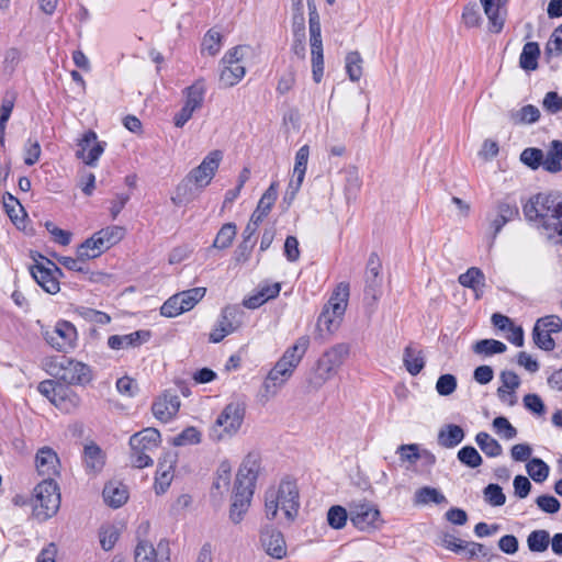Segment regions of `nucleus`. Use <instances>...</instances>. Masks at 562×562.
<instances>
[{"label": "nucleus", "instance_id": "obj_1", "mask_svg": "<svg viewBox=\"0 0 562 562\" xmlns=\"http://www.w3.org/2000/svg\"><path fill=\"white\" fill-rule=\"evenodd\" d=\"M525 217L536 222L548 238L562 236V194L559 192L538 193L524 205Z\"/></svg>", "mask_w": 562, "mask_h": 562}, {"label": "nucleus", "instance_id": "obj_2", "mask_svg": "<svg viewBox=\"0 0 562 562\" xmlns=\"http://www.w3.org/2000/svg\"><path fill=\"white\" fill-rule=\"evenodd\" d=\"M259 471V453H248L238 469L234 484L229 517L235 524L241 521L244 515L247 513L250 506Z\"/></svg>", "mask_w": 562, "mask_h": 562}, {"label": "nucleus", "instance_id": "obj_3", "mask_svg": "<svg viewBox=\"0 0 562 562\" xmlns=\"http://www.w3.org/2000/svg\"><path fill=\"white\" fill-rule=\"evenodd\" d=\"M310 346V338L307 336L300 337L295 344L289 347L282 357L277 361L274 367L269 371L266 376L260 397L268 402L274 397L279 390L292 376L295 368L300 364L303 356Z\"/></svg>", "mask_w": 562, "mask_h": 562}, {"label": "nucleus", "instance_id": "obj_4", "mask_svg": "<svg viewBox=\"0 0 562 562\" xmlns=\"http://www.w3.org/2000/svg\"><path fill=\"white\" fill-rule=\"evenodd\" d=\"M300 509V494L296 482L283 479L277 486H270L265 493V515L276 520L279 512L288 522H293Z\"/></svg>", "mask_w": 562, "mask_h": 562}, {"label": "nucleus", "instance_id": "obj_5", "mask_svg": "<svg viewBox=\"0 0 562 562\" xmlns=\"http://www.w3.org/2000/svg\"><path fill=\"white\" fill-rule=\"evenodd\" d=\"M46 371L67 385H83L91 381L90 368L65 356L53 357L45 362Z\"/></svg>", "mask_w": 562, "mask_h": 562}, {"label": "nucleus", "instance_id": "obj_6", "mask_svg": "<svg viewBox=\"0 0 562 562\" xmlns=\"http://www.w3.org/2000/svg\"><path fill=\"white\" fill-rule=\"evenodd\" d=\"M33 516L45 521L55 516L60 507V493L53 479H44L33 490Z\"/></svg>", "mask_w": 562, "mask_h": 562}, {"label": "nucleus", "instance_id": "obj_7", "mask_svg": "<svg viewBox=\"0 0 562 562\" xmlns=\"http://www.w3.org/2000/svg\"><path fill=\"white\" fill-rule=\"evenodd\" d=\"M348 297L349 284L339 283L318 316L317 328L319 331L326 330L328 334H333L338 329L347 308Z\"/></svg>", "mask_w": 562, "mask_h": 562}, {"label": "nucleus", "instance_id": "obj_8", "mask_svg": "<svg viewBox=\"0 0 562 562\" xmlns=\"http://www.w3.org/2000/svg\"><path fill=\"white\" fill-rule=\"evenodd\" d=\"M160 443V432L153 427L145 428L130 438L133 467L143 469L153 465V454Z\"/></svg>", "mask_w": 562, "mask_h": 562}, {"label": "nucleus", "instance_id": "obj_9", "mask_svg": "<svg viewBox=\"0 0 562 562\" xmlns=\"http://www.w3.org/2000/svg\"><path fill=\"white\" fill-rule=\"evenodd\" d=\"M349 355V346L347 344H337L326 350L317 361V368L314 378L310 383L318 389L328 381L337 370L342 366Z\"/></svg>", "mask_w": 562, "mask_h": 562}, {"label": "nucleus", "instance_id": "obj_10", "mask_svg": "<svg viewBox=\"0 0 562 562\" xmlns=\"http://www.w3.org/2000/svg\"><path fill=\"white\" fill-rule=\"evenodd\" d=\"M223 154L221 150H212L210 151L201 161V164L193 168L183 179L182 183H180L177 188L178 193L182 188H186L188 184L192 183L195 188L202 191L206 188L212 179L214 178L220 164L222 161Z\"/></svg>", "mask_w": 562, "mask_h": 562}, {"label": "nucleus", "instance_id": "obj_11", "mask_svg": "<svg viewBox=\"0 0 562 562\" xmlns=\"http://www.w3.org/2000/svg\"><path fill=\"white\" fill-rule=\"evenodd\" d=\"M246 413V404L235 401L227 404L217 416L213 432L217 440L235 435L243 425Z\"/></svg>", "mask_w": 562, "mask_h": 562}, {"label": "nucleus", "instance_id": "obj_12", "mask_svg": "<svg viewBox=\"0 0 562 562\" xmlns=\"http://www.w3.org/2000/svg\"><path fill=\"white\" fill-rule=\"evenodd\" d=\"M247 48V46H236L223 56L220 81L224 87H233L244 78L246 69L241 65V60Z\"/></svg>", "mask_w": 562, "mask_h": 562}, {"label": "nucleus", "instance_id": "obj_13", "mask_svg": "<svg viewBox=\"0 0 562 562\" xmlns=\"http://www.w3.org/2000/svg\"><path fill=\"white\" fill-rule=\"evenodd\" d=\"M349 518L360 531H375L383 525L380 510L369 502L356 503L350 506Z\"/></svg>", "mask_w": 562, "mask_h": 562}, {"label": "nucleus", "instance_id": "obj_14", "mask_svg": "<svg viewBox=\"0 0 562 562\" xmlns=\"http://www.w3.org/2000/svg\"><path fill=\"white\" fill-rule=\"evenodd\" d=\"M43 336L45 341L55 350L68 352L75 348L77 329L71 323L59 321L54 327L47 328Z\"/></svg>", "mask_w": 562, "mask_h": 562}, {"label": "nucleus", "instance_id": "obj_15", "mask_svg": "<svg viewBox=\"0 0 562 562\" xmlns=\"http://www.w3.org/2000/svg\"><path fill=\"white\" fill-rule=\"evenodd\" d=\"M47 265L36 262L30 268V272L44 291L55 294L59 291L58 276H63V272L53 261L47 260Z\"/></svg>", "mask_w": 562, "mask_h": 562}, {"label": "nucleus", "instance_id": "obj_16", "mask_svg": "<svg viewBox=\"0 0 562 562\" xmlns=\"http://www.w3.org/2000/svg\"><path fill=\"white\" fill-rule=\"evenodd\" d=\"M382 263L376 254L372 252L368 259L366 269V286L364 300L374 304L381 296L382 278H381Z\"/></svg>", "mask_w": 562, "mask_h": 562}, {"label": "nucleus", "instance_id": "obj_17", "mask_svg": "<svg viewBox=\"0 0 562 562\" xmlns=\"http://www.w3.org/2000/svg\"><path fill=\"white\" fill-rule=\"evenodd\" d=\"M260 544L263 551L273 559L281 560L286 557V543L283 533L271 525L262 527Z\"/></svg>", "mask_w": 562, "mask_h": 562}, {"label": "nucleus", "instance_id": "obj_18", "mask_svg": "<svg viewBox=\"0 0 562 562\" xmlns=\"http://www.w3.org/2000/svg\"><path fill=\"white\" fill-rule=\"evenodd\" d=\"M135 562H157L170 560V548L167 540H160L157 548L146 541L139 540L134 552Z\"/></svg>", "mask_w": 562, "mask_h": 562}, {"label": "nucleus", "instance_id": "obj_19", "mask_svg": "<svg viewBox=\"0 0 562 562\" xmlns=\"http://www.w3.org/2000/svg\"><path fill=\"white\" fill-rule=\"evenodd\" d=\"M180 400L177 394L166 391L151 406L154 416L162 423H168L178 413Z\"/></svg>", "mask_w": 562, "mask_h": 562}, {"label": "nucleus", "instance_id": "obj_20", "mask_svg": "<svg viewBox=\"0 0 562 562\" xmlns=\"http://www.w3.org/2000/svg\"><path fill=\"white\" fill-rule=\"evenodd\" d=\"M80 150L78 157L82 158L85 164L94 166L99 157L104 151L105 143L97 140V134L93 131H88L83 134L79 142Z\"/></svg>", "mask_w": 562, "mask_h": 562}, {"label": "nucleus", "instance_id": "obj_21", "mask_svg": "<svg viewBox=\"0 0 562 562\" xmlns=\"http://www.w3.org/2000/svg\"><path fill=\"white\" fill-rule=\"evenodd\" d=\"M59 459L57 453L49 447L41 448L35 457V467L40 475L53 479L58 474Z\"/></svg>", "mask_w": 562, "mask_h": 562}, {"label": "nucleus", "instance_id": "obj_22", "mask_svg": "<svg viewBox=\"0 0 562 562\" xmlns=\"http://www.w3.org/2000/svg\"><path fill=\"white\" fill-rule=\"evenodd\" d=\"M518 215L519 210L515 203L499 202L496 206V214L490 218V226L493 228V239L508 222L514 221Z\"/></svg>", "mask_w": 562, "mask_h": 562}, {"label": "nucleus", "instance_id": "obj_23", "mask_svg": "<svg viewBox=\"0 0 562 562\" xmlns=\"http://www.w3.org/2000/svg\"><path fill=\"white\" fill-rule=\"evenodd\" d=\"M150 337L148 330H136L127 335H112L108 339V346L113 350L138 347Z\"/></svg>", "mask_w": 562, "mask_h": 562}, {"label": "nucleus", "instance_id": "obj_24", "mask_svg": "<svg viewBox=\"0 0 562 562\" xmlns=\"http://www.w3.org/2000/svg\"><path fill=\"white\" fill-rule=\"evenodd\" d=\"M104 502L113 507L119 508L128 499L127 486L119 481H110L103 488Z\"/></svg>", "mask_w": 562, "mask_h": 562}, {"label": "nucleus", "instance_id": "obj_25", "mask_svg": "<svg viewBox=\"0 0 562 562\" xmlns=\"http://www.w3.org/2000/svg\"><path fill=\"white\" fill-rule=\"evenodd\" d=\"M175 462L176 456L170 452L159 460L155 482L157 492H165L166 487L170 485Z\"/></svg>", "mask_w": 562, "mask_h": 562}, {"label": "nucleus", "instance_id": "obj_26", "mask_svg": "<svg viewBox=\"0 0 562 562\" xmlns=\"http://www.w3.org/2000/svg\"><path fill=\"white\" fill-rule=\"evenodd\" d=\"M80 403L79 395L68 385L63 384L53 404L65 413H72L80 406Z\"/></svg>", "mask_w": 562, "mask_h": 562}, {"label": "nucleus", "instance_id": "obj_27", "mask_svg": "<svg viewBox=\"0 0 562 562\" xmlns=\"http://www.w3.org/2000/svg\"><path fill=\"white\" fill-rule=\"evenodd\" d=\"M403 364L412 375H417L425 367L423 350L416 348L413 344L406 346L403 352Z\"/></svg>", "mask_w": 562, "mask_h": 562}, {"label": "nucleus", "instance_id": "obj_28", "mask_svg": "<svg viewBox=\"0 0 562 562\" xmlns=\"http://www.w3.org/2000/svg\"><path fill=\"white\" fill-rule=\"evenodd\" d=\"M278 196L277 184L271 183L270 187L266 190V192L260 198L256 210L251 215V220L257 223H261L263 218L268 215L271 207L273 206Z\"/></svg>", "mask_w": 562, "mask_h": 562}, {"label": "nucleus", "instance_id": "obj_29", "mask_svg": "<svg viewBox=\"0 0 562 562\" xmlns=\"http://www.w3.org/2000/svg\"><path fill=\"white\" fill-rule=\"evenodd\" d=\"M543 169L550 173L562 171V142L554 139L550 143L547 154H543Z\"/></svg>", "mask_w": 562, "mask_h": 562}, {"label": "nucleus", "instance_id": "obj_30", "mask_svg": "<svg viewBox=\"0 0 562 562\" xmlns=\"http://www.w3.org/2000/svg\"><path fill=\"white\" fill-rule=\"evenodd\" d=\"M484 12L488 19L491 31L499 33L504 26L505 18L501 12L502 4L499 0H481Z\"/></svg>", "mask_w": 562, "mask_h": 562}, {"label": "nucleus", "instance_id": "obj_31", "mask_svg": "<svg viewBox=\"0 0 562 562\" xmlns=\"http://www.w3.org/2000/svg\"><path fill=\"white\" fill-rule=\"evenodd\" d=\"M464 438L463 429L453 424H449L441 428L438 434V442L445 448H453L458 446Z\"/></svg>", "mask_w": 562, "mask_h": 562}, {"label": "nucleus", "instance_id": "obj_32", "mask_svg": "<svg viewBox=\"0 0 562 562\" xmlns=\"http://www.w3.org/2000/svg\"><path fill=\"white\" fill-rule=\"evenodd\" d=\"M413 502L416 506H424L429 503L439 505L447 503V498L439 490L430 486H424L415 492Z\"/></svg>", "mask_w": 562, "mask_h": 562}, {"label": "nucleus", "instance_id": "obj_33", "mask_svg": "<svg viewBox=\"0 0 562 562\" xmlns=\"http://www.w3.org/2000/svg\"><path fill=\"white\" fill-rule=\"evenodd\" d=\"M94 234L97 235V241L108 250L113 245L122 240L125 235V228L116 225L108 226Z\"/></svg>", "mask_w": 562, "mask_h": 562}, {"label": "nucleus", "instance_id": "obj_34", "mask_svg": "<svg viewBox=\"0 0 562 562\" xmlns=\"http://www.w3.org/2000/svg\"><path fill=\"white\" fill-rule=\"evenodd\" d=\"M540 48L538 43L528 42L524 45L522 52L519 57V65L522 69L530 71L536 70L538 67V58Z\"/></svg>", "mask_w": 562, "mask_h": 562}, {"label": "nucleus", "instance_id": "obj_35", "mask_svg": "<svg viewBox=\"0 0 562 562\" xmlns=\"http://www.w3.org/2000/svg\"><path fill=\"white\" fill-rule=\"evenodd\" d=\"M186 102L184 105L189 106V109L195 111L200 109L204 101L205 95V85L202 80L195 81L190 87L186 88Z\"/></svg>", "mask_w": 562, "mask_h": 562}, {"label": "nucleus", "instance_id": "obj_36", "mask_svg": "<svg viewBox=\"0 0 562 562\" xmlns=\"http://www.w3.org/2000/svg\"><path fill=\"white\" fill-rule=\"evenodd\" d=\"M459 283L473 291L485 286V276L480 268L471 267L458 278Z\"/></svg>", "mask_w": 562, "mask_h": 562}, {"label": "nucleus", "instance_id": "obj_37", "mask_svg": "<svg viewBox=\"0 0 562 562\" xmlns=\"http://www.w3.org/2000/svg\"><path fill=\"white\" fill-rule=\"evenodd\" d=\"M475 441L480 449L490 458H496L503 452L499 442L485 431H480L475 436Z\"/></svg>", "mask_w": 562, "mask_h": 562}, {"label": "nucleus", "instance_id": "obj_38", "mask_svg": "<svg viewBox=\"0 0 562 562\" xmlns=\"http://www.w3.org/2000/svg\"><path fill=\"white\" fill-rule=\"evenodd\" d=\"M85 464L86 469L92 472H98L103 468L104 458L97 445L91 443L85 447Z\"/></svg>", "mask_w": 562, "mask_h": 562}, {"label": "nucleus", "instance_id": "obj_39", "mask_svg": "<svg viewBox=\"0 0 562 562\" xmlns=\"http://www.w3.org/2000/svg\"><path fill=\"white\" fill-rule=\"evenodd\" d=\"M509 116L514 124H532L539 120L540 111L537 106L528 104L520 110L512 111Z\"/></svg>", "mask_w": 562, "mask_h": 562}, {"label": "nucleus", "instance_id": "obj_40", "mask_svg": "<svg viewBox=\"0 0 562 562\" xmlns=\"http://www.w3.org/2000/svg\"><path fill=\"white\" fill-rule=\"evenodd\" d=\"M237 233V227L234 223L224 224L216 234L212 248L226 249L228 248Z\"/></svg>", "mask_w": 562, "mask_h": 562}, {"label": "nucleus", "instance_id": "obj_41", "mask_svg": "<svg viewBox=\"0 0 562 562\" xmlns=\"http://www.w3.org/2000/svg\"><path fill=\"white\" fill-rule=\"evenodd\" d=\"M105 250L106 249L97 241V235L93 234L78 247L77 254L79 258L89 260L99 257Z\"/></svg>", "mask_w": 562, "mask_h": 562}, {"label": "nucleus", "instance_id": "obj_42", "mask_svg": "<svg viewBox=\"0 0 562 562\" xmlns=\"http://www.w3.org/2000/svg\"><path fill=\"white\" fill-rule=\"evenodd\" d=\"M550 544V533L547 530H533L527 537V546L531 552H543Z\"/></svg>", "mask_w": 562, "mask_h": 562}, {"label": "nucleus", "instance_id": "obj_43", "mask_svg": "<svg viewBox=\"0 0 562 562\" xmlns=\"http://www.w3.org/2000/svg\"><path fill=\"white\" fill-rule=\"evenodd\" d=\"M15 102V93L8 92L2 99L1 106H0V144H4V132H5V124L8 120L10 119V115L12 113V110L14 108Z\"/></svg>", "mask_w": 562, "mask_h": 562}, {"label": "nucleus", "instance_id": "obj_44", "mask_svg": "<svg viewBox=\"0 0 562 562\" xmlns=\"http://www.w3.org/2000/svg\"><path fill=\"white\" fill-rule=\"evenodd\" d=\"M507 349L506 345L495 339H482L474 344L473 351L477 355L492 356L503 353Z\"/></svg>", "mask_w": 562, "mask_h": 562}, {"label": "nucleus", "instance_id": "obj_45", "mask_svg": "<svg viewBox=\"0 0 562 562\" xmlns=\"http://www.w3.org/2000/svg\"><path fill=\"white\" fill-rule=\"evenodd\" d=\"M533 328L549 334L562 331V318L559 315H547L536 321Z\"/></svg>", "mask_w": 562, "mask_h": 562}, {"label": "nucleus", "instance_id": "obj_46", "mask_svg": "<svg viewBox=\"0 0 562 562\" xmlns=\"http://www.w3.org/2000/svg\"><path fill=\"white\" fill-rule=\"evenodd\" d=\"M239 314L240 310L237 306H226L223 308L217 324L229 333H233L239 325V321L237 319Z\"/></svg>", "mask_w": 562, "mask_h": 562}, {"label": "nucleus", "instance_id": "obj_47", "mask_svg": "<svg viewBox=\"0 0 562 562\" xmlns=\"http://www.w3.org/2000/svg\"><path fill=\"white\" fill-rule=\"evenodd\" d=\"M526 469L530 477L537 483H542L549 475L548 464L538 458L531 459L527 463Z\"/></svg>", "mask_w": 562, "mask_h": 562}, {"label": "nucleus", "instance_id": "obj_48", "mask_svg": "<svg viewBox=\"0 0 562 562\" xmlns=\"http://www.w3.org/2000/svg\"><path fill=\"white\" fill-rule=\"evenodd\" d=\"M205 288H193L182 292H179V299L184 305L186 312L192 310L205 295Z\"/></svg>", "mask_w": 562, "mask_h": 562}, {"label": "nucleus", "instance_id": "obj_49", "mask_svg": "<svg viewBox=\"0 0 562 562\" xmlns=\"http://www.w3.org/2000/svg\"><path fill=\"white\" fill-rule=\"evenodd\" d=\"M501 382L502 385L497 389V396L501 401H506V389L515 391L520 385L519 376L513 371H503Z\"/></svg>", "mask_w": 562, "mask_h": 562}, {"label": "nucleus", "instance_id": "obj_50", "mask_svg": "<svg viewBox=\"0 0 562 562\" xmlns=\"http://www.w3.org/2000/svg\"><path fill=\"white\" fill-rule=\"evenodd\" d=\"M484 501L494 507L503 506L506 502V495L498 484L491 483L483 490Z\"/></svg>", "mask_w": 562, "mask_h": 562}, {"label": "nucleus", "instance_id": "obj_51", "mask_svg": "<svg viewBox=\"0 0 562 562\" xmlns=\"http://www.w3.org/2000/svg\"><path fill=\"white\" fill-rule=\"evenodd\" d=\"M520 161L532 170H537L539 167L543 168V151L539 148L528 147L521 151Z\"/></svg>", "mask_w": 562, "mask_h": 562}, {"label": "nucleus", "instance_id": "obj_52", "mask_svg": "<svg viewBox=\"0 0 562 562\" xmlns=\"http://www.w3.org/2000/svg\"><path fill=\"white\" fill-rule=\"evenodd\" d=\"M346 70L351 81H358L362 76V58L358 52L346 56Z\"/></svg>", "mask_w": 562, "mask_h": 562}, {"label": "nucleus", "instance_id": "obj_53", "mask_svg": "<svg viewBox=\"0 0 562 562\" xmlns=\"http://www.w3.org/2000/svg\"><path fill=\"white\" fill-rule=\"evenodd\" d=\"M201 441V434L195 427H187L171 439L176 447L196 445Z\"/></svg>", "mask_w": 562, "mask_h": 562}, {"label": "nucleus", "instance_id": "obj_54", "mask_svg": "<svg viewBox=\"0 0 562 562\" xmlns=\"http://www.w3.org/2000/svg\"><path fill=\"white\" fill-rule=\"evenodd\" d=\"M458 459L464 465L475 469L483 462L481 454L472 446H465L458 451Z\"/></svg>", "mask_w": 562, "mask_h": 562}, {"label": "nucleus", "instance_id": "obj_55", "mask_svg": "<svg viewBox=\"0 0 562 562\" xmlns=\"http://www.w3.org/2000/svg\"><path fill=\"white\" fill-rule=\"evenodd\" d=\"M312 72L315 82H321L324 74L323 45L311 46Z\"/></svg>", "mask_w": 562, "mask_h": 562}, {"label": "nucleus", "instance_id": "obj_56", "mask_svg": "<svg viewBox=\"0 0 562 562\" xmlns=\"http://www.w3.org/2000/svg\"><path fill=\"white\" fill-rule=\"evenodd\" d=\"M349 514L340 505L331 506L327 512V522L334 529H341L345 527Z\"/></svg>", "mask_w": 562, "mask_h": 562}, {"label": "nucleus", "instance_id": "obj_57", "mask_svg": "<svg viewBox=\"0 0 562 562\" xmlns=\"http://www.w3.org/2000/svg\"><path fill=\"white\" fill-rule=\"evenodd\" d=\"M186 312L178 293L170 296L160 307V314L165 317H176Z\"/></svg>", "mask_w": 562, "mask_h": 562}, {"label": "nucleus", "instance_id": "obj_58", "mask_svg": "<svg viewBox=\"0 0 562 562\" xmlns=\"http://www.w3.org/2000/svg\"><path fill=\"white\" fill-rule=\"evenodd\" d=\"M457 378L453 374H442L436 382V391L441 396H449L457 390Z\"/></svg>", "mask_w": 562, "mask_h": 562}, {"label": "nucleus", "instance_id": "obj_59", "mask_svg": "<svg viewBox=\"0 0 562 562\" xmlns=\"http://www.w3.org/2000/svg\"><path fill=\"white\" fill-rule=\"evenodd\" d=\"M361 178L359 176V171L356 167H351L346 172V184H345V191L348 196V199L351 195H356L360 188H361Z\"/></svg>", "mask_w": 562, "mask_h": 562}, {"label": "nucleus", "instance_id": "obj_60", "mask_svg": "<svg viewBox=\"0 0 562 562\" xmlns=\"http://www.w3.org/2000/svg\"><path fill=\"white\" fill-rule=\"evenodd\" d=\"M493 428L503 438L509 440L517 436V429L504 416L495 417L493 420Z\"/></svg>", "mask_w": 562, "mask_h": 562}, {"label": "nucleus", "instance_id": "obj_61", "mask_svg": "<svg viewBox=\"0 0 562 562\" xmlns=\"http://www.w3.org/2000/svg\"><path fill=\"white\" fill-rule=\"evenodd\" d=\"M222 36L214 30H209L203 37L202 49L206 50L211 56L216 55L221 49Z\"/></svg>", "mask_w": 562, "mask_h": 562}, {"label": "nucleus", "instance_id": "obj_62", "mask_svg": "<svg viewBox=\"0 0 562 562\" xmlns=\"http://www.w3.org/2000/svg\"><path fill=\"white\" fill-rule=\"evenodd\" d=\"M119 530L114 526H106L100 530L101 547L109 551L111 550L119 539Z\"/></svg>", "mask_w": 562, "mask_h": 562}, {"label": "nucleus", "instance_id": "obj_63", "mask_svg": "<svg viewBox=\"0 0 562 562\" xmlns=\"http://www.w3.org/2000/svg\"><path fill=\"white\" fill-rule=\"evenodd\" d=\"M546 54L551 56L562 55V24L557 27L546 46Z\"/></svg>", "mask_w": 562, "mask_h": 562}, {"label": "nucleus", "instance_id": "obj_64", "mask_svg": "<svg viewBox=\"0 0 562 562\" xmlns=\"http://www.w3.org/2000/svg\"><path fill=\"white\" fill-rule=\"evenodd\" d=\"M542 106L548 113L555 114L562 111V97L555 91H549L543 98Z\"/></svg>", "mask_w": 562, "mask_h": 562}]
</instances>
